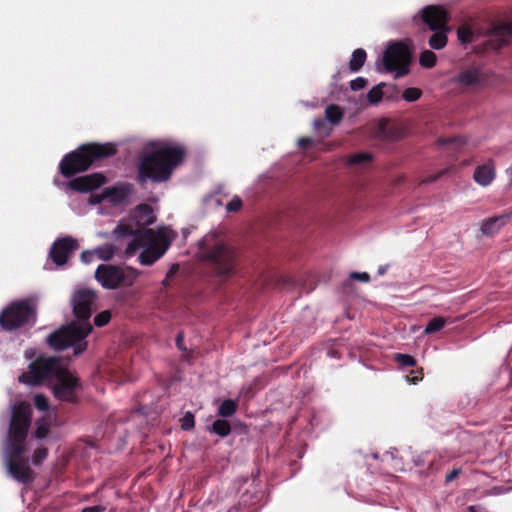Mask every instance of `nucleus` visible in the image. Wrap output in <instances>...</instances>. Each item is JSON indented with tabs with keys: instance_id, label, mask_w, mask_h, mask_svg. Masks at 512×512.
Segmentation results:
<instances>
[{
	"instance_id": "obj_1",
	"label": "nucleus",
	"mask_w": 512,
	"mask_h": 512,
	"mask_svg": "<svg viewBox=\"0 0 512 512\" xmlns=\"http://www.w3.org/2000/svg\"><path fill=\"white\" fill-rule=\"evenodd\" d=\"M184 156L185 150L177 145L156 142L147 144L137 166L138 184L144 186L149 180L154 183L168 181Z\"/></svg>"
},
{
	"instance_id": "obj_2",
	"label": "nucleus",
	"mask_w": 512,
	"mask_h": 512,
	"mask_svg": "<svg viewBox=\"0 0 512 512\" xmlns=\"http://www.w3.org/2000/svg\"><path fill=\"white\" fill-rule=\"evenodd\" d=\"M117 151L116 144L111 142H89L82 144L62 158L59 164L60 173L65 178H71L113 157Z\"/></svg>"
},
{
	"instance_id": "obj_3",
	"label": "nucleus",
	"mask_w": 512,
	"mask_h": 512,
	"mask_svg": "<svg viewBox=\"0 0 512 512\" xmlns=\"http://www.w3.org/2000/svg\"><path fill=\"white\" fill-rule=\"evenodd\" d=\"M200 254L207 268L217 277L227 278L235 273L237 254L235 249L215 234L200 241Z\"/></svg>"
},
{
	"instance_id": "obj_4",
	"label": "nucleus",
	"mask_w": 512,
	"mask_h": 512,
	"mask_svg": "<svg viewBox=\"0 0 512 512\" xmlns=\"http://www.w3.org/2000/svg\"><path fill=\"white\" fill-rule=\"evenodd\" d=\"M32 422V408L28 402L14 404L7 436L4 441V449H10L15 456L26 452V439Z\"/></svg>"
},
{
	"instance_id": "obj_5",
	"label": "nucleus",
	"mask_w": 512,
	"mask_h": 512,
	"mask_svg": "<svg viewBox=\"0 0 512 512\" xmlns=\"http://www.w3.org/2000/svg\"><path fill=\"white\" fill-rule=\"evenodd\" d=\"M90 323L72 322L64 325L48 335L47 344L56 351L73 347L74 355H79L87 349L86 337L92 331Z\"/></svg>"
},
{
	"instance_id": "obj_6",
	"label": "nucleus",
	"mask_w": 512,
	"mask_h": 512,
	"mask_svg": "<svg viewBox=\"0 0 512 512\" xmlns=\"http://www.w3.org/2000/svg\"><path fill=\"white\" fill-rule=\"evenodd\" d=\"M36 321L37 307L30 299L12 301L0 312V327L6 332L32 327Z\"/></svg>"
},
{
	"instance_id": "obj_7",
	"label": "nucleus",
	"mask_w": 512,
	"mask_h": 512,
	"mask_svg": "<svg viewBox=\"0 0 512 512\" xmlns=\"http://www.w3.org/2000/svg\"><path fill=\"white\" fill-rule=\"evenodd\" d=\"M138 274L132 268H122L111 264H101L95 271L96 280L105 289H116L120 286H131Z\"/></svg>"
},
{
	"instance_id": "obj_8",
	"label": "nucleus",
	"mask_w": 512,
	"mask_h": 512,
	"mask_svg": "<svg viewBox=\"0 0 512 512\" xmlns=\"http://www.w3.org/2000/svg\"><path fill=\"white\" fill-rule=\"evenodd\" d=\"M64 369L56 357H38L29 365V371L23 373L19 380L28 384L38 385L44 380L57 378Z\"/></svg>"
},
{
	"instance_id": "obj_9",
	"label": "nucleus",
	"mask_w": 512,
	"mask_h": 512,
	"mask_svg": "<svg viewBox=\"0 0 512 512\" xmlns=\"http://www.w3.org/2000/svg\"><path fill=\"white\" fill-rule=\"evenodd\" d=\"M411 52L409 47L400 41L390 43L383 54V65L388 72H395V78L407 75L410 71Z\"/></svg>"
},
{
	"instance_id": "obj_10",
	"label": "nucleus",
	"mask_w": 512,
	"mask_h": 512,
	"mask_svg": "<svg viewBox=\"0 0 512 512\" xmlns=\"http://www.w3.org/2000/svg\"><path fill=\"white\" fill-rule=\"evenodd\" d=\"M113 234L119 238L133 237L125 249L127 256H133L143 246V242H151L155 239L153 229H138L130 217L127 222H120L114 229Z\"/></svg>"
},
{
	"instance_id": "obj_11",
	"label": "nucleus",
	"mask_w": 512,
	"mask_h": 512,
	"mask_svg": "<svg viewBox=\"0 0 512 512\" xmlns=\"http://www.w3.org/2000/svg\"><path fill=\"white\" fill-rule=\"evenodd\" d=\"M56 380L53 386L54 396L60 401L77 403L79 401L78 391L82 388L80 379L69 370L64 369Z\"/></svg>"
},
{
	"instance_id": "obj_12",
	"label": "nucleus",
	"mask_w": 512,
	"mask_h": 512,
	"mask_svg": "<svg viewBox=\"0 0 512 512\" xmlns=\"http://www.w3.org/2000/svg\"><path fill=\"white\" fill-rule=\"evenodd\" d=\"M6 465L9 474L23 484H29L34 481V472L28 465V461L22 458V455H13L10 449H4Z\"/></svg>"
},
{
	"instance_id": "obj_13",
	"label": "nucleus",
	"mask_w": 512,
	"mask_h": 512,
	"mask_svg": "<svg viewBox=\"0 0 512 512\" xmlns=\"http://www.w3.org/2000/svg\"><path fill=\"white\" fill-rule=\"evenodd\" d=\"M96 294L88 289L78 290L72 297L73 314L79 320V323H90L92 306L95 302Z\"/></svg>"
},
{
	"instance_id": "obj_14",
	"label": "nucleus",
	"mask_w": 512,
	"mask_h": 512,
	"mask_svg": "<svg viewBox=\"0 0 512 512\" xmlns=\"http://www.w3.org/2000/svg\"><path fill=\"white\" fill-rule=\"evenodd\" d=\"M170 243L164 235L155 232V239L151 242H143L144 250L139 255V262L142 265L150 266L160 259Z\"/></svg>"
},
{
	"instance_id": "obj_15",
	"label": "nucleus",
	"mask_w": 512,
	"mask_h": 512,
	"mask_svg": "<svg viewBox=\"0 0 512 512\" xmlns=\"http://www.w3.org/2000/svg\"><path fill=\"white\" fill-rule=\"evenodd\" d=\"M78 248L79 245L76 239L71 236H65L53 243L49 256L56 265L62 266L67 263L68 259Z\"/></svg>"
},
{
	"instance_id": "obj_16",
	"label": "nucleus",
	"mask_w": 512,
	"mask_h": 512,
	"mask_svg": "<svg viewBox=\"0 0 512 512\" xmlns=\"http://www.w3.org/2000/svg\"><path fill=\"white\" fill-rule=\"evenodd\" d=\"M449 19L448 12L438 5H428L420 11L421 22L430 30L447 28Z\"/></svg>"
},
{
	"instance_id": "obj_17",
	"label": "nucleus",
	"mask_w": 512,
	"mask_h": 512,
	"mask_svg": "<svg viewBox=\"0 0 512 512\" xmlns=\"http://www.w3.org/2000/svg\"><path fill=\"white\" fill-rule=\"evenodd\" d=\"M106 181V178L101 173H92L89 175L74 178L68 182L69 188L74 191L87 193L99 188Z\"/></svg>"
},
{
	"instance_id": "obj_18",
	"label": "nucleus",
	"mask_w": 512,
	"mask_h": 512,
	"mask_svg": "<svg viewBox=\"0 0 512 512\" xmlns=\"http://www.w3.org/2000/svg\"><path fill=\"white\" fill-rule=\"evenodd\" d=\"M486 81V73L477 66L469 67L455 77V83L461 87H478L485 84Z\"/></svg>"
},
{
	"instance_id": "obj_19",
	"label": "nucleus",
	"mask_w": 512,
	"mask_h": 512,
	"mask_svg": "<svg viewBox=\"0 0 512 512\" xmlns=\"http://www.w3.org/2000/svg\"><path fill=\"white\" fill-rule=\"evenodd\" d=\"M512 36V22L494 26L489 33L488 47L498 50L504 47Z\"/></svg>"
},
{
	"instance_id": "obj_20",
	"label": "nucleus",
	"mask_w": 512,
	"mask_h": 512,
	"mask_svg": "<svg viewBox=\"0 0 512 512\" xmlns=\"http://www.w3.org/2000/svg\"><path fill=\"white\" fill-rule=\"evenodd\" d=\"M130 218L138 229H148L147 227L156 220L152 207L145 203L138 205L131 213Z\"/></svg>"
},
{
	"instance_id": "obj_21",
	"label": "nucleus",
	"mask_w": 512,
	"mask_h": 512,
	"mask_svg": "<svg viewBox=\"0 0 512 512\" xmlns=\"http://www.w3.org/2000/svg\"><path fill=\"white\" fill-rule=\"evenodd\" d=\"M495 178V166L493 160L478 165L475 168L473 179L480 186H488Z\"/></svg>"
},
{
	"instance_id": "obj_22",
	"label": "nucleus",
	"mask_w": 512,
	"mask_h": 512,
	"mask_svg": "<svg viewBox=\"0 0 512 512\" xmlns=\"http://www.w3.org/2000/svg\"><path fill=\"white\" fill-rule=\"evenodd\" d=\"M132 192V185L125 183L119 186L105 188L104 197H107L112 204L116 205L126 201Z\"/></svg>"
},
{
	"instance_id": "obj_23",
	"label": "nucleus",
	"mask_w": 512,
	"mask_h": 512,
	"mask_svg": "<svg viewBox=\"0 0 512 512\" xmlns=\"http://www.w3.org/2000/svg\"><path fill=\"white\" fill-rule=\"evenodd\" d=\"M511 217H512V212L489 218L482 224V227H481L482 233L484 235H489V236L494 235L501 229V227H503L504 225H506L508 223V221L511 219Z\"/></svg>"
},
{
	"instance_id": "obj_24",
	"label": "nucleus",
	"mask_w": 512,
	"mask_h": 512,
	"mask_svg": "<svg viewBox=\"0 0 512 512\" xmlns=\"http://www.w3.org/2000/svg\"><path fill=\"white\" fill-rule=\"evenodd\" d=\"M457 37L461 44H470L476 40L477 33L471 23H464L458 27Z\"/></svg>"
},
{
	"instance_id": "obj_25",
	"label": "nucleus",
	"mask_w": 512,
	"mask_h": 512,
	"mask_svg": "<svg viewBox=\"0 0 512 512\" xmlns=\"http://www.w3.org/2000/svg\"><path fill=\"white\" fill-rule=\"evenodd\" d=\"M434 33L430 36L428 44L432 49L441 50L447 45V32L449 28H442L440 30H433Z\"/></svg>"
},
{
	"instance_id": "obj_26",
	"label": "nucleus",
	"mask_w": 512,
	"mask_h": 512,
	"mask_svg": "<svg viewBox=\"0 0 512 512\" xmlns=\"http://www.w3.org/2000/svg\"><path fill=\"white\" fill-rule=\"evenodd\" d=\"M366 59H367V53L364 49L358 48V49L354 50V52L352 53L351 59L349 61V69L352 72L359 71L363 67Z\"/></svg>"
},
{
	"instance_id": "obj_27",
	"label": "nucleus",
	"mask_w": 512,
	"mask_h": 512,
	"mask_svg": "<svg viewBox=\"0 0 512 512\" xmlns=\"http://www.w3.org/2000/svg\"><path fill=\"white\" fill-rule=\"evenodd\" d=\"M211 431L220 437H226L231 432V425L225 419H217L213 422Z\"/></svg>"
},
{
	"instance_id": "obj_28",
	"label": "nucleus",
	"mask_w": 512,
	"mask_h": 512,
	"mask_svg": "<svg viewBox=\"0 0 512 512\" xmlns=\"http://www.w3.org/2000/svg\"><path fill=\"white\" fill-rule=\"evenodd\" d=\"M326 118L327 120L333 124L337 125L341 122L343 118V111L342 109L337 105H329L325 110Z\"/></svg>"
},
{
	"instance_id": "obj_29",
	"label": "nucleus",
	"mask_w": 512,
	"mask_h": 512,
	"mask_svg": "<svg viewBox=\"0 0 512 512\" xmlns=\"http://www.w3.org/2000/svg\"><path fill=\"white\" fill-rule=\"evenodd\" d=\"M116 253V247L112 244H105L94 250V255L103 261L111 260Z\"/></svg>"
},
{
	"instance_id": "obj_30",
	"label": "nucleus",
	"mask_w": 512,
	"mask_h": 512,
	"mask_svg": "<svg viewBox=\"0 0 512 512\" xmlns=\"http://www.w3.org/2000/svg\"><path fill=\"white\" fill-rule=\"evenodd\" d=\"M236 411V402L231 399H226L220 404L218 408V415L221 417H231L235 414Z\"/></svg>"
},
{
	"instance_id": "obj_31",
	"label": "nucleus",
	"mask_w": 512,
	"mask_h": 512,
	"mask_svg": "<svg viewBox=\"0 0 512 512\" xmlns=\"http://www.w3.org/2000/svg\"><path fill=\"white\" fill-rule=\"evenodd\" d=\"M372 161V155L367 152L355 153L348 158L349 165H364Z\"/></svg>"
},
{
	"instance_id": "obj_32",
	"label": "nucleus",
	"mask_w": 512,
	"mask_h": 512,
	"mask_svg": "<svg viewBox=\"0 0 512 512\" xmlns=\"http://www.w3.org/2000/svg\"><path fill=\"white\" fill-rule=\"evenodd\" d=\"M446 324V319L443 317H435L431 319L426 327H425V334H432L435 332L440 331Z\"/></svg>"
},
{
	"instance_id": "obj_33",
	"label": "nucleus",
	"mask_w": 512,
	"mask_h": 512,
	"mask_svg": "<svg viewBox=\"0 0 512 512\" xmlns=\"http://www.w3.org/2000/svg\"><path fill=\"white\" fill-rule=\"evenodd\" d=\"M419 62L425 68H432L436 65L437 56L430 50H425L420 54Z\"/></svg>"
},
{
	"instance_id": "obj_34",
	"label": "nucleus",
	"mask_w": 512,
	"mask_h": 512,
	"mask_svg": "<svg viewBox=\"0 0 512 512\" xmlns=\"http://www.w3.org/2000/svg\"><path fill=\"white\" fill-rule=\"evenodd\" d=\"M385 86L384 83H380L374 87H372L367 93V99L370 104H377L383 98L382 88Z\"/></svg>"
},
{
	"instance_id": "obj_35",
	"label": "nucleus",
	"mask_w": 512,
	"mask_h": 512,
	"mask_svg": "<svg viewBox=\"0 0 512 512\" xmlns=\"http://www.w3.org/2000/svg\"><path fill=\"white\" fill-rule=\"evenodd\" d=\"M50 431V425L47 420L41 419L36 422V429L34 431V437L37 439H43L47 437Z\"/></svg>"
},
{
	"instance_id": "obj_36",
	"label": "nucleus",
	"mask_w": 512,
	"mask_h": 512,
	"mask_svg": "<svg viewBox=\"0 0 512 512\" xmlns=\"http://www.w3.org/2000/svg\"><path fill=\"white\" fill-rule=\"evenodd\" d=\"M394 360L401 367H414L416 365V359L408 354L396 353Z\"/></svg>"
},
{
	"instance_id": "obj_37",
	"label": "nucleus",
	"mask_w": 512,
	"mask_h": 512,
	"mask_svg": "<svg viewBox=\"0 0 512 512\" xmlns=\"http://www.w3.org/2000/svg\"><path fill=\"white\" fill-rule=\"evenodd\" d=\"M422 95V91L419 88L410 87L404 90L402 98L407 102L417 101Z\"/></svg>"
},
{
	"instance_id": "obj_38",
	"label": "nucleus",
	"mask_w": 512,
	"mask_h": 512,
	"mask_svg": "<svg viewBox=\"0 0 512 512\" xmlns=\"http://www.w3.org/2000/svg\"><path fill=\"white\" fill-rule=\"evenodd\" d=\"M111 319V313L108 310L98 313L94 318V324L97 327H103L109 323Z\"/></svg>"
},
{
	"instance_id": "obj_39",
	"label": "nucleus",
	"mask_w": 512,
	"mask_h": 512,
	"mask_svg": "<svg viewBox=\"0 0 512 512\" xmlns=\"http://www.w3.org/2000/svg\"><path fill=\"white\" fill-rule=\"evenodd\" d=\"M181 428L183 430H191L195 426V418L191 412H186L185 415L180 419Z\"/></svg>"
},
{
	"instance_id": "obj_40",
	"label": "nucleus",
	"mask_w": 512,
	"mask_h": 512,
	"mask_svg": "<svg viewBox=\"0 0 512 512\" xmlns=\"http://www.w3.org/2000/svg\"><path fill=\"white\" fill-rule=\"evenodd\" d=\"M34 405L40 411H47L49 409V400L43 394H37L34 396Z\"/></svg>"
},
{
	"instance_id": "obj_41",
	"label": "nucleus",
	"mask_w": 512,
	"mask_h": 512,
	"mask_svg": "<svg viewBox=\"0 0 512 512\" xmlns=\"http://www.w3.org/2000/svg\"><path fill=\"white\" fill-rule=\"evenodd\" d=\"M48 456V449L45 447L38 448L34 451L32 462L34 465H40Z\"/></svg>"
},
{
	"instance_id": "obj_42",
	"label": "nucleus",
	"mask_w": 512,
	"mask_h": 512,
	"mask_svg": "<svg viewBox=\"0 0 512 512\" xmlns=\"http://www.w3.org/2000/svg\"><path fill=\"white\" fill-rule=\"evenodd\" d=\"M438 144L439 145H448V144L452 145L453 144L456 147H461L465 144V140L462 139L461 137L439 138Z\"/></svg>"
},
{
	"instance_id": "obj_43",
	"label": "nucleus",
	"mask_w": 512,
	"mask_h": 512,
	"mask_svg": "<svg viewBox=\"0 0 512 512\" xmlns=\"http://www.w3.org/2000/svg\"><path fill=\"white\" fill-rule=\"evenodd\" d=\"M242 199L239 196H234L226 205L228 212H238L242 207Z\"/></svg>"
},
{
	"instance_id": "obj_44",
	"label": "nucleus",
	"mask_w": 512,
	"mask_h": 512,
	"mask_svg": "<svg viewBox=\"0 0 512 512\" xmlns=\"http://www.w3.org/2000/svg\"><path fill=\"white\" fill-rule=\"evenodd\" d=\"M367 85V79L363 77H357L354 80L350 81V88L353 91H358L363 89Z\"/></svg>"
},
{
	"instance_id": "obj_45",
	"label": "nucleus",
	"mask_w": 512,
	"mask_h": 512,
	"mask_svg": "<svg viewBox=\"0 0 512 512\" xmlns=\"http://www.w3.org/2000/svg\"><path fill=\"white\" fill-rule=\"evenodd\" d=\"M350 279L367 283L370 281V275L366 272H352L350 273Z\"/></svg>"
},
{
	"instance_id": "obj_46",
	"label": "nucleus",
	"mask_w": 512,
	"mask_h": 512,
	"mask_svg": "<svg viewBox=\"0 0 512 512\" xmlns=\"http://www.w3.org/2000/svg\"><path fill=\"white\" fill-rule=\"evenodd\" d=\"M298 146L302 149H307L313 145V139L310 137H302L298 139Z\"/></svg>"
},
{
	"instance_id": "obj_47",
	"label": "nucleus",
	"mask_w": 512,
	"mask_h": 512,
	"mask_svg": "<svg viewBox=\"0 0 512 512\" xmlns=\"http://www.w3.org/2000/svg\"><path fill=\"white\" fill-rule=\"evenodd\" d=\"M176 346L181 351H187L186 346L184 345V333L179 332L175 339Z\"/></svg>"
},
{
	"instance_id": "obj_48",
	"label": "nucleus",
	"mask_w": 512,
	"mask_h": 512,
	"mask_svg": "<svg viewBox=\"0 0 512 512\" xmlns=\"http://www.w3.org/2000/svg\"><path fill=\"white\" fill-rule=\"evenodd\" d=\"M105 511H106L105 506L96 505V506L85 507L82 509L81 512H105Z\"/></svg>"
},
{
	"instance_id": "obj_49",
	"label": "nucleus",
	"mask_w": 512,
	"mask_h": 512,
	"mask_svg": "<svg viewBox=\"0 0 512 512\" xmlns=\"http://www.w3.org/2000/svg\"><path fill=\"white\" fill-rule=\"evenodd\" d=\"M93 257H94V251H83L81 253V260L86 264L90 263L92 261Z\"/></svg>"
},
{
	"instance_id": "obj_50",
	"label": "nucleus",
	"mask_w": 512,
	"mask_h": 512,
	"mask_svg": "<svg viewBox=\"0 0 512 512\" xmlns=\"http://www.w3.org/2000/svg\"><path fill=\"white\" fill-rule=\"evenodd\" d=\"M415 372L412 371L411 372V377L408 376V381L411 382L412 384H416L418 383L420 380H422L423 378V374H422V369L420 371H417V375H413Z\"/></svg>"
},
{
	"instance_id": "obj_51",
	"label": "nucleus",
	"mask_w": 512,
	"mask_h": 512,
	"mask_svg": "<svg viewBox=\"0 0 512 512\" xmlns=\"http://www.w3.org/2000/svg\"><path fill=\"white\" fill-rule=\"evenodd\" d=\"M445 173H446V170H442L441 172H439L437 174L430 175V176L426 177L423 180V182L424 183H433V182L437 181Z\"/></svg>"
},
{
	"instance_id": "obj_52",
	"label": "nucleus",
	"mask_w": 512,
	"mask_h": 512,
	"mask_svg": "<svg viewBox=\"0 0 512 512\" xmlns=\"http://www.w3.org/2000/svg\"><path fill=\"white\" fill-rule=\"evenodd\" d=\"M178 271V265L177 264H174L170 270L167 272L166 274V277L163 281V284L166 285V283L168 282V280L173 277L175 275V273Z\"/></svg>"
},
{
	"instance_id": "obj_53",
	"label": "nucleus",
	"mask_w": 512,
	"mask_h": 512,
	"mask_svg": "<svg viewBox=\"0 0 512 512\" xmlns=\"http://www.w3.org/2000/svg\"><path fill=\"white\" fill-rule=\"evenodd\" d=\"M105 199H107V197H104V191H103L102 194H100V195L92 194L90 201L93 204H99Z\"/></svg>"
},
{
	"instance_id": "obj_54",
	"label": "nucleus",
	"mask_w": 512,
	"mask_h": 512,
	"mask_svg": "<svg viewBox=\"0 0 512 512\" xmlns=\"http://www.w3.org/2000/svg\"><path fill=\"white\" fill-rule=\"evenodd\" d=\"M313 125H314L315 129H320V128L324 127L326 125V123H325L324 119L317 118L314 120Z\"/></svg>"
},
{
	"instance_id": "obj_55",
	"label": "nucleus",
	"mask_w": 512,
	"mask_h": 512,
	"mask_svg": "<svg viewBox=\"0 0 512 512\" xmlns=\"http://www.w3.org/2000/svg\"><path fill=\"white\" fill-rule=\"evenodd\" d=\"M459 471L458 470H453L451 471L449 474H447L446 476V482H450L452 480H454L457 475H458Z\"/></svg>"
},
{
	"instance_id": "obj_56",
	"label": "nucleus",
	"mask_w": 512,
	"mask_h": 512,
	"mask_svg": "<svg viewBox=\"0 0 512 512\" xmlns=\"http://www.w3.org/2000/svg\"><path fill=\"white\" fill-rule=\"evenodd\" d=\"M386 271H387V266H380V267L378 268V271H377V272H378V274H379L380 276H382V275H384V274L386 273Z\"/></svg>"
}]
</instances>
